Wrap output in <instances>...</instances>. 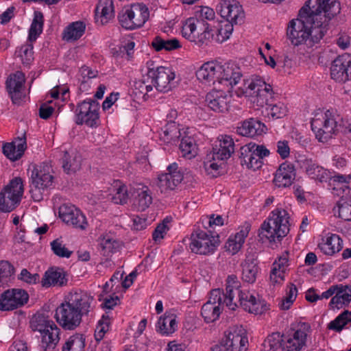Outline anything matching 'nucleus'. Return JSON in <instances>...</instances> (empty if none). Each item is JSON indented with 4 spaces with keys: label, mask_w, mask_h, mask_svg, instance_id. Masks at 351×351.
Returning <instances> with one entry per match:
<instances>
[{
    "label": "nucleus",
    "mask_w": 351,
    "mask_h": 351,
    "mask_svg": "<svg viewBox=\"0 0 351 351\" xmlns=\"http://www.w3.org/2000/svg\"><path fill=\"white\" fill-rule=\"evenodd\" d=\"M240 287L241 282L237 277L230 275L226 279V291L219 289L212 290L206 303L219 304L220 307L221 304H226V306L233 311L239 304L245 311L255 315H261L267 310L265 300L256 298L249 291L241 290Z\"/></svg>",
    "instance_id": "nucleus-1"
},
{
    "label": "nucleus",
    "mask_w": 351,
    "mask_h": 351,
    "mask_svg": "<svg viewBox=\"0 0 351 351\" xmlns=\"http://www.w3.org/2000/svg\"><path fill=\"white\" fill-rule=\"evenodd\" d=\"M93 302V298L85 291L69 292L56 310L57 322L64 330H75L80 325L83 316L92 317Z\"/></svg>",
    "instance_id": "nucleus-2"
},
{
    "label": "nucleus",
    "mask_w": 351,
    "mask_h": 351,
    "mask_svg": "<svg viewBox=\"0 0 351 351\" xmlns=\"http://www.w3.org/2000/svg\"><path fill=\"white\" fill-rule=\"evenodd\" d=\"M326 30L315 25L313 19L308 14H302L299 11L298 17L289 21L287 28V38L291 45H305L312 47L323 38Z\"/></svg>",
    "instance_id": "nucleus-3"
},
{
    "label": "nucleus",
    "mask_w": 351,
    "mask_h": 351,
    "mask_svg": "<svg viewBox=\"0 0 351 351\" xmlns=\"http://www.w3.org/2000/svg\"><path fill=\"white\" fill-rule=\"evenodd\" d=\"M289 218L287 210L282 208L274 210L259 229L260 240L262 242L280 241L289 232Z\"/></svg>",
    "instance_id": "nucleus-4"
},
{
    "label": "nucleus",
    "mask_w": 351,
    "mask_h": 351,
    "mask_svg": "<svg viewBox=\"0 0 351 351\" xmlns=\"http://www.w3.org/2000/svg\"><path fill=\"white\" fill-rule=\"evenodd\" d=\"M315 22V25L326 31L329 21L340 12V3L337 0H308L300 9Z\"/></svg>",
    "instance_id": "nucleus-5"
},
{
    "label": "nucleus",
    "mask_w": 351,
    "mask_h": 351,
    "mask_svg": "<svg viewBox=\"0 0 351 351\" xmlns=\"http://www.w3.org/2000/svg\"><path fill=\"white\" fill-rule=\"evenodd\" d=\"M31 328L41 334L40 347L43 351H52L60 341V329L48 316L35 315L31 321Z\"/></svg>",
    "instance_id": "nucleus-6"
},
{
    "label": "nucleus",
    "mask_w": 351,
    "mask_h": 351,
    "mask_svg": "<svg viewBox=\"0 0 351 351\" xmlns=\"http://www.w3.org/2000/svg\"><path fill=\"white\" fill-rule=\"evenodd\" d=\"M239 91L238 95H243L250 97L252 103L261 107L267 104L269 98L271 97L272 94L271 86L258 76L243 80V86L239 88Z\"/></svg>",
    "instance_id": "nucleus-7"
},
{
    "label": "nucleus",
    "mask_w": 351,
    "mask_h": 351,
    "mask_svg": "<svg viewBox=\"0 0 351 351\" xmlns=\"http://www.w3.org/2000/svg\"><path fill=\"white\" fill-rule=\"evenodd\" d=\"M341 119L335 112L326 110L322 118L315 117L311 121V128L315 134L317 139L320 142H326L330 139L338 127Z\"/></svg>",
    "instance_id": "nucleus-8"
},
{
    "label": "nucleus",
    "mask_w": 351,
    "mask_h": 351,
    "mask_svg": "<svg viewBox=\"0 0 351 351\" xmlns=\"http://www.w3.org/2000/svg\"><path fill=\"white\" fill-rule=\"evenodd\" d=\"M51 167L45 163L32 171L30 193L35 202L43 199V193L52 186L53 176L51 174Z\"/></svg>",
    "instance_id": "nucleus-9"
},
{
    "label": "nucleus",
    "mask_w": 351,
    "mask_h": 351,
    "mask_svg": "<svg viewBox=\"0 0 351 351\" xmlns=\"http://www.w3.org/2000/svg\"><path fill=\"white\" fill-rule=\"evenodd\" d=\"M23 191L22 179H12L0 193V210L10 213L14 210L21 202Z\"/></svg>",
    "instance_id": "nucleus-10"
},
{
    "label": "nucleus",
    "mask_w": 351,
    "mask_h": 351,
    "mask_svg": "<svg viewBox=\"0 0 351 351\" xmlns=\"http://www.w3.org/2000/svg\"><path fill=\"white\" fill-rule=\"evenodd\" d=\"M219 244V235L209 234L208 232L198 229L194 231L191 236L189 248L193 253L209 255L214 253Z\"/></svg>",
    "instance_id": "nucleus-11"
},
{
    "label": "nucleus",
    "mask_w": 351,
    "mask_h": 351,
    "mask_svg": "<svg viewBox=\"0 0 351 351\" xmlns=\"http://www.w3.org/2000/svg\"><path fill=\"white\" fill-rule=\"evenodd\" d=\"M269 154V150L263 145L250 143L241 147L239 158L242 165L256 170L262 167L263 159Z\"/></svg>",
    "instance_id": "nucleus-12"
},
{
    "label": "nucleus",
    "mask_w": 351,
    "mask_h": 351,
    "mask_svg": "<svg viewBox=\"0 0 351 351\" xmlns=\"http://www.w3.org/2000/svg\"><path fill=\"white\" fill-rule=\"evenodd\" d=\"M99 103L93 99H86L78 103L75 110V123L97 128L99 122Z\"/></svg>",
    "instance_id": "nucleus-13"
},
{
    "label": "nucleus",
    "mask_w": 351,
    "mask_h": 351,
    "mask_svg": "<svg viewBox=\"0 0 351 351\" xmlns=\"http://www.w3.org/2000/svg\"><path fill=\"white\" fill-rule=\"evenodd\" d=\"M291 330L292 333L285 338L283 343V351H300L306 345L311 326L307 322H299Z\"/></svg>",
    "instance_id": "nucleus-14"
},
{
    "label": "nucleus",
    "mask_w": 351,
    "mask_h": 351,
    "mask_svg": "<svg viewBox=\"0 0 351 351\" xmlns=\"http://www.w3.org/2000/svg\"><path fill=\"white\" fill-rule=\"evenodd\" d=\"M149 76L151 83L156 90L160 92H168L175 86V73L169 68L158 66L156 69L149 68Z\"/></svg>",
    "instance_id": "nucleus-15"
},
{
    "label": "nucleus",
    "mask_w": 351,
    "mask_h": 351,
    "mask_svg": "<svg viewBox=\"0 0 351 351\" xmlns=\"http://www.w3.org/2000/svg\"><path fill=\"white\" fill-rule=\"evenodd\" d=\"M167 170L158 177L157 186L162 193L174 190L183 180V173L176 162L169 165Z\"/></svg>",
    "instance_id": "nucleus-16"
},
{
    "label": "nucleus",
    "mask_w": 351,
    "mask_h": 351,
    "mask_svg": "<svg viewBox=\"0 0 351 351\" xmlns=\"http://www.w3.org/2000/svg\"><path fill=\"white\" fill-rule=\"evenodd\" d=\"M29 295L23 289H12L4 291L0 295V311H10L26 304Z\"/></svg>",
    "instance_id": "nucleus-17"
},
{
    "label": "nucleus",
    "mask_w": 351,
    "mask_h": 351,
    "mask_svg": "<svg viewBox=\"0 0 351 351\" xmlns=\"http://www.w3.org/2000/svg\"><path fill=\"white\" fill-rule=\"evenodd\" d=\"M217 11L224 21L230 22L232 25L241 23L244 18L242 6L237 0H222L217 5Z\"/></svg>",
    "instance_id": "nucleus-18"
},
{
    "label": "nucleus",
    "mask_w": 351,
    "mask_h": 351,
    "mask_svg": "<svg viewBox=\"0 0 351 351\" xmlns=\"http://www.w3.org/2000/svg\"><path fill=\"white\" fill-rule=\"evenodd\" d=\"M243 77L241 69L234 63L221 65L219 71L218 84L225 86L230 91Z\"/></svg>",
    "instance_id": "nucleus-19"
},
{
    "label": "nucleus",
    "mask_w": 351,
    "mask_h": 351,
    "mask_svg": "<svg viewBox=\"0 0 351 351\" xmlns=\"http://www.w3.org/2000/svg\"><path fill=\"white\" fill-rule=\"evenodd\" d=\"M331 77L339 82L351 80V55L344 53L338 56L330 67Z\"/></svg>",
    "instance_id": "nucleus-20"
},
{
    "label": "nucleus",
    "mask_w": 351,
    "mask_h": 351,
    "mask_svg": "<svg viewBox=\"0 0 351 351\" xmlns=\"http://www.w3.org/2000/svg\"><path fill=\"white\" fill-rule=\"evenodd\" d=\"M59 217L67 225L84 230L87 224L86 217L75 206L63 204L59 208Z\"/></svg>",
    "instance_id": "nucleus-21"
},
{
    "label": "nucleus",
    "mask_w": 351,
    "mask_h": 351,
    "mask_svg": "<svg viewBox=\"0 0 351 351\" xmlns=\"http://www.w3.org/2000/svg\"><path fill=\"white\" fill-rule=\"evenodd\" d=\"M25 77L21 72L11 74L5 82V88L13 104H18L25 97Z\"/></svg>",
    "instance_id": "nucleus-22"
},
{
    "label": "nucleus",
    "mask_w": 351,
    "mask_h": 351,
    "mask_svg": "<svg viewBox=\"0 0 351 351\" xmlns=\"http://www.w3.org/2000/svg\"><path fill=\"white\" fill-rule=\"evenodd\" d=\"M298 162L300 168L312 179L319 182H328L330 178V171L319 166L311 158L301 157Z\"/></svg>",
    "instance_id": "nucleus-23"
},
{
    "label": "nucleus",
    "mask_w": 351,
    "mask_h": 351,
    "mask_svg": "<svg viewBox=\"0 0 351 351\" xmlns=\"http://www.w3.org/2000/svg\"><path fill=\"white\" fill-rule=\"evenodd\" d=\"M222 343L226 345L229 351H246L248 341L242 329L231 328L225 332Z\"/></svg>",
    "instance_id": "nucleus-24"
},
{
    "label": "nucleus",
    "mask_w": 351,
    "mask_h": 351,
    "mask_svg": "<svg viewBox=\"0 0 351 351\" xmlns=\"http://www.w3.org/2000/svg\"><path fill=\"white\" fill-rule=\"evenodd\" d=\"M234 152V143L230 136L224 135L215 141L212 151L213 160H224L229 158Z\"/></svg>",
    "instance_id": "nucleus-25"
},
{
    "label": "nucleus",
    "mask_w": 351,
    "mask_h": 351,
    "mask_svg": "<svg viewBox=\"0 0 351 351\" xmlns=\"http://www.w3.org/2000/svg\"><path fill=\"white\" fill-rule=\"evenodd\" d=\"M221 64L213 62H208L201 66L196 71V77L202 83L218 84L219 71Z\"/></svg>",
    "instance_id": "nucleus-26"
},
{
    "label": "nucleus",
    "mask_w": 351,
    "mask_h": 351,
    "mask_svg": "<svg viewBox=\"0 0 351 351\" xmlns=\"http://www.w3.org/2000/svg\"><path fill=\"white\" fill-rule=\"evenodd\" d=\"M295 178V171L293 164L285 162L277 169L274 182L278 187H288L291 185Z\"/></svg>",
    "instance_id": "nucleus-27"
},
{
    "label": "nucleus",
    "mask_w": 351,
    "mask_h": 351,
    "mask_svg": "<svg viewBox=\"0 0 351 351\" xmlns=\"http://www.w3.org/2000/svg\"><path fill=\"white\" fill-rule=\"evenodd\" d=\"M230 99L222 91H213L206 96V106L212 110L219 113H223L228 110Z\"/></svg>",
    "instance_id": "nucleus-28"
},
{
    "label": "nucleus",
    "mask_w": 351,
    "mask_h": 351,
    "mask_svg": "<svg viewBox=\"0 0 351 351\" xmlns=\"http://www.w3.org/2000/svg\"><path fill=\"white\" fill-rule=\"evenodd\" d=\"M65 272L60 268H51L45 271L41 280V285L44 287H62L67 284Z\"/></svg>",
    "instance_id": "nucleus-29"
},
{
    "label": "nucleus",
    "mask_w": 351,
    "mask_h": 351,
    "mask_svg": "<svg viewBox=\"0 0 351 351\" xmlns=\"http://www.w3.org/2000/svg\"><path fill=\"white\" fill-rule=\"evenodd\" d=\"M134 205L143 211L152 204V191L146 185L138 184L134 188Z\"/></svg>",
    "instance_id": "nucleus-30"
},
{
    "label": "nucleus",
    "mask_w": 351,
    "mask_h": 351,
    "mask_svg": "<svg viewBox=\"0 0 351 351\" xmlns=\"http://www.w3.org/2000/svg\"><path fill=\"white\" fill-rule=\"evenodd\" d=\"M17 145L14 142L5 143L3 145V154L10 160L16 161L20 159L27 149L26 138L25 134L22 138H18Z\"/></svg>",
    "instance_id": "nucleus-31"
},
{
    "label": "nucleus",
    "mask_w": 351,
    "mask_h": 351,
    "mask_svg": "<svg viewBox=\"0 0 351 351\" xmlns=\"http://www.w3.org/2000/svg\"><path fill=\"white\" fill-rule=\"evenodd\" d=\"M337 291L332 298L329 305L331 308H341L348 306L351 301V286L337 285Z\"/></svg>",
    "instance_id": "nucleus-32"
},
{
    "label": "nucleus",
    "mask_w": 351,
    "mask_h": 351,
    "mask_svg": "<svg viewBox=\"0 0 351 351\" xmlns=\"http://www.w3.org/2000/svg\"><path fill=\"white\" fill-rule=\"evenodd\" d=\"M177 316L170 312H166L161 316L156 325V331L162 335L168 336L173 334L177 328Z\"/></svg>",
    "instance_id": "nucleus-33"
},
{
    "label": "nucleus",
    "mask_w": 351,
    "mask_h": 351,
    "mask_svg": "<svg viewBox=\"0 0 351 351\" xmlns=\"http://www.w3.org/2000/svg\"><path fill=\"white\" fill-rule=\"evenodd\" d=\"M319 249L326 255L332 256L343 248V240L336 234H330L318 245Z\"/></svg>",
    "instance_id": "nucleus-34"
},
{
    "label": "nucleus",
    "mask_w": 351,
    "mask_h": 351,
    "mask_svg": "<svg viewBox=\"0 0 351 351\" xmlns=\"http://www.w3.org/2000/svg\"><path fill=\"white\" fill-rule=\"evenodd\" d=\"M250 230V225L246 223L234 237H230L226 243V250L232 254H235L238 252L243 246Z\"/></svg>",
    "instance_id": "nucleus-35"
},
{
    "label": "nucleus",
    "mask_w": 351,
    "mask_h": 351,
    "mask_svg": "<svg viewBox=\"0 0 351 351\" xmlns=\"http://www.w3.org/2000/svg\"><path fill=\"white\" fill-rule=\"evenodd\" d=\"M96 16H97V21L101 25L107 23L114 16V7L112 0H99L96 9Z\"/></svg>",
    "instance_id": "nucleus-36"
},
{
    "label": "nucleus",
    "mask_w": 351,
    "mask_h": 351,
    "mask_svg": "<svg viewBox=\"0 0 351 351\" xmlns=\"http://www.w3.org/2000/svg\"><path fill=\"white\" fill-rule=\"evenodd\" d=\"M81 161V156L75 150L66 151L62 157V168L67 173H74L80 169Z\"/></svg>",
    "instance_id": "nucleus-37"
},
{
    "label": "nucleus",
    "mask_w": 351,
    "mask_h": 351,
    "mask_svg": "<svg viewBox=\"0 0 351 351\" xmlns=\"http://www.w3.org/2000/svg\"><path fill=\"white\" fill-rule=\"evenodd\" d=\"M242 266V279L247 283H254L258 271V262L253 256H247Z\"/></svg>",
    "instance_id": "nucleus-38"
},
{
    "label": "nucleus",
    "mask_w": 351,
    "mask_h": 351,
    "mask_svg": "<svg viewBox=\"0 0 351 351\" xmlns=\"http://www.w3.org/2000/svg\"><path fill=\"white\" fill-rule=\"evenodd\" d=\"M288 266V254L286 253L276 261L270 274V280L274 285L280 283L284 280V273Z\"/></svg>",
    "instance_id": "nucleus-39"
},
{
    "label": "nucleus",
    "mask_w": 351,
    "mask_h": 351,
    "mask_svg": "<svg viewBox=\"0 0 351 351\" xmlns=\"http://www.w3.org/2000/svg\"><path fill=\"white\" fill-rule=\"evenodd\" d=\"M85 30L86 24L84 21H75L65 27L62 38L68 42L75 41L84 35Z\"/></svg>",
    "instance_id": "nucleus-40"
},
{
    "label": "nucleus",
    "mask_w": 351,
    "mask_h": 351,
    "mask_svg": "<svg viewBox=\"0 0 351 351\" xmlns=\"http://www.w3.org/2000/svg\"><path fill=\"white\" fill-rule=\"evenodd\" d=\"M264 125L254 119H249L241 123V125L237 128V134L243 136L253 137L261 134V127Z\"/></svg>",
    "instance_id": "nucleus-41"
},
{
    "label": "nucleus",
    "mask_w": 351,
    "mask_h": 351,
    "mask_svg": "<svg viewBox=\"0 0 351 351\" xmlns=\"http://www.w3.org/2000/svg\"><path fill=\"white\" fill-rule=\"evenodd\" d=\"M101 195L103 199H106L116 204H126L129 197L127 187L125 185H121L116 189L110 188Z\"/></svg>",
    "instance_id": "nucleus-42"
},
{
    "label": "nucleus",
    "mask_w": 351,
    "mask_h": 351,
    "mask_svg": "<svg viewBox=\"0 0 351 351\" xmlns=\"http://www.w3.org/2000/svg\"><path fill=\"white\" fill-rule=\"evenodd\" d=\"M204 21L199 20L198 18L188 19L182 26V36L191 41L195 40L197 35L195 32L204 29Z\"/></svg>",
    "instance_id": "nucleus-43"
},
{
    "label": "nucleus",
    "mask_w": 351,
    "mask_h": 351,
    "mask_svg": "<svg viewBox=\"0 0 351 351\" xmlns=\"http://www.w3.org/2000/svg\"><path fill=\"white\" fill-rule=\"evenodd\" d=\"M132 12L134 16V23L136 28L142 27L149 17V11L148 8L142 3H133L131 5Z\"/></svg>",
    "instance_id": "nucleus-44"
},
{
    "label": "nucleus",
    "mask_w": 351,
    "mask_h": 351,
    "mask_svg": "<svg viewBox=\"0 0 351 351\" xmlns=\"http://www.w3.org/2000/svg\"><path fill=\"white\" fill-rule=\"evenodd\" d=\"M215 41L222 43L230 38L233 31V25L228 21H220L214 29Z\"/></svg>",
    "instance_id": "nucleus-45"
},
{
    "label": "nucleus",
    "mask_w": 351,
    "mask_h": 351,
    "mask_svg": "<svg viewBox=\"0 0 351 351\" xmlns=\"http://www.w3.org/2000/svg\"><path fill=\"white\" fill-rule=\"evenodd\" d=\"M152 46L157 51H160L163 49L165 51H172L181 47L180 42L177 38L164 39L160 36H156L153 39Z\"/></svg>",
    "instance_id": "nucleus-46"
},
{
    "label": "nucleus",
    "mask_w": 351,
    "mask_h": 351,
    "mask_svg": "<svg viewBox=\"0 0 351 351\" xmlns=\"http://www.w3.org/2000/svg\"><path fill=\"white\" fill-rule=\"evenodd\" d=\"M351 180L350 175H342L330 171V178L328 180V185L332 186L333 190L341 189L343 192L348 189L347 184Z\"/></svg>",
    "instance_id": "nucleus-47"
},
{
    "label": "nucleus",
    "mask_w": 351,
    "mask_h": 351,
    "mask_svg": "<svg viewBox=\"0 0 351 351\" xmlns=\"http://www.w3.org/2000/svg\"><path fill=\"white\" fill-rule=\"evenodd\" d=\"M221 310L222 308L219 304L205 303L202 307L201 314L206 322L211 323L219 318Z\"/></svg>",
    "instance_id": "nucleus-48"
},
{
    "label": "nucleus",
    "mask_w": 351,
    "mask_h": 351,
    "mask_svg": "<svg viewBox=\"0 0 351 351\" xmlns=\"http://www.w3.org/2000/svg\"><path fill=\"white\" fill-rule=\"evenodd\" d=\"M285 339L279 332H274L269 335L262 344L261 351H276L283 347Z\"/></svg>",
    "instance_id": "nucleus-49"
},
{
    "label": "nucleus",
    "mask_w": 351,
    "mask_h": 351,
    "mask_svg": "<svg viewBox=\"0 0 351 351\" xmlns=\"http://www.w3.org/2000/svg\"><path fill=\"white\" fill-rule=\"evenodd\" d=\"M84 335L76 333L69 338L62 348V351H84Z\"/></svg>",
    "instance_id": "nucleus-50"
},
{
    "label": "nucleus",
    "mask_w": 351,
    "mask_h": 351,
    "mask_svg": "<svg viewBox=\"0 0 351 351\" xmlns=\"http://www.w3.org/2000/svg\"><path fill=\"white\" fill-rule=\"evenodd\" d=\"M180 149L184 157L191 158L196 156L197 147L192 137L184 136L181 140Z\"/></svg>",
    "instance_id": "nucleus-51"
},
{
    "label": "nucleus",
    "mask_w": 351,
    "mask_h": 351,
    "mask_svg": "<svg viewBox=\"0 0 351 351\" xmlns=\"http://www.w3.org/2000/svg\"><path fill=\"white\" fill-rule=\"evenodd\" d=\"M99 245L102 255L107 257L116 252L120 247L119 242L110 236H104L101 239Z\"/></svg>",
    "instance_id": "nucleus-52"
},
{
    "label": "nucleus",
    "mask_w": 351,
    "mask_h": 351,
    "mask_svg": "<svg viewBox=\"0 0 351 351\" xmlns=\"http://www.w3.org/2000/svg\"><path fill=\"white\" fill-rule=\"evenodd\" d=\"M131 5L124 7L119 13L118 19L120 25L126 29H136L134 16L132 12Z\"/></svg>",
    "instance_id": "nucleus-53"
},
{
    "label": "nucleus",
    "mask_w": 351,
    "mask_h": 351,
    "mask_svg": "<svg viewBox=\"0 0 351 351\" xmlns=\"http://www.w3.org/2000/svg\"><path fill=\"white\" fill-rule=\"evenodd\" d=\"M43 27V14L39 11L34 12V19L29 31V40L32 41L42 32Z\"/></svg>",
    "instance_id": "nucleus-54"
},
{
    "label": "nucleus",
    "mask_w": 351,
    "mask_h": 351,
    "mask_svg": "<svg viewBox=\"0 0 351 351\" xmlns=\"http://www.w3.org/2000/svg\"><path fill=\"white\" fill-rule=\"evenodd\" d=\"M204 29H202V31L197 32L195 40L193 41L199 45H207L208 42L215 40L214 29L211 27V25L206 21H204Z\"/></svg>",
    "instance_id": "nucleus-55"
},
{
    "label": "nucleus",
    "mask_w": 351,
    "mask_h": 351,
    "mask_svg": "<svg viewBox=\"0 0 351 351\" xmlns=\"http://www.w3.org/2000/svg\"><path fill=\"white\" fill-rule=\"evenodd\" d=\"M350 322L351 312L344 311L329 324L328 328L337 332H340L343 327Z\"/></svg>",
    "instance_id": "nucleus-56"
},
{
    "label": "nucleus",
    "mask_w": 351,
    "mask_h": 351,
    "mask_svg": "<svg viewBox=\"0 0 351 351\" xmlns=\"http://www.w3.org/2000/svg\"><path fill=\"white\" fill-rule=\"evenodd\" d=\"M14 273V267L7 261H0V285L8 284Z\"/></svg>",
    "instance_id": "nucleus-57"
},
{
    "label": "nucleus",
    "mask_w": 351,
    "mask_h": 351,
    "mask_svg": "<svg viewBox=\"0 0 351 351\" xmlns=\"http://www.w3.org/2000/svg\"><path fill=\"white\" fill-rule=\"evenodd\" d=\"M298 295V289L296 286L290 283L287 287L286 295L282 299L280 307L282 310H288L295 301Z\"/></svg>",
    "instance_id": "nucleus-58"
},
{
    "label": "nucleus",
    "mask_w": 351,
    "mask_h": 351,
    "mask_svg": "<svg viewBox=\"0 0 351 351\" xmlns=\"http://www.w3.org/2000/svg\"><path fill=\"white\" fill-rule=\"evenodd\" d=\"M162 133L163 136L160 134L161 138L167 143L176 141L180 135V130L174 122L167 124Z\"/></svg>",
    "instance_id": "nucleus-59"
},
{
    "label": "nucleus",
    "mask_w": 351,
    "mask_h": 351,
    "mask_svg": "<svg viewBox=\"0 0 351 351\" xmlns=\"http://www.w3.org/2000/svg\"><path fill=\"white\" fill-rule=\"evenodd\" d=\"M333 210L335 213L337 210L339 217L342 219L351 221V201L349 203L343 199H340Z\"/></svg>",
    "instance_id": "nucleus-60"
},
{
    "label": "nucleus",
    "mask_w": 351,
    "mask_h": 351,
    "mask_svg": "<svg viewBox=\"0 0 351 351\" xmlns=\"http://www.w3.org/2000/svg\"><path fill=\"white\" fill-rule=\"evenodd\" d=\"M265 105L267 106L265 110L267 115H270L274 119H280L287 114V108L282 103Z\"/></svg>",
    "instance_id": "nucleus-61"
},
{
    "label": "nucleus",
    "mask_w": 351,
    "mask_h": 351,
    "mask_svg": "<svg viewBox=\"0 0 351 351\" xmlns=\"http://www.w3.org/2000/svg\"><path fill=\"white\" fill-rule=\"evenodd\" d=\"M153 87V84L151 83V77L149 76L148 72L145 75L143 76L142 80L135 81L134 84V90L144 95L152 90Z\"/></svg>",
    "instance_id": "nucleus-62"
},
{
    "label": "nucleus",
    "mask_w": 351,
    "mask_h": 351,
    "mask_svg": "<svg viewBox=\"0 0 351 351\" xmlns=\"http://www.w3.org/2000/svg\"><path fill=\"white\" fill-rule=\"evenodd\" d=\"M51 246L53 252L59 257L69 258L73 253L65 247V245L59 239L53 240L51 243Z\"/></svg>",
    "instance_id": "nucleus-63"
},
{
    "label": "nucleus",
    "mask_w": 351,
    "mask_h": 351,
    "mask_svg": "<svg viewBox=\"0 0 351 351\" xmlns=\"http://www.w3.org/2000/svg\"><path fill=\"white\" fill-rule=\"evenodd\" d=\"M98 326L95 330V339L100 341L103 339L104 334L108 330L110 326V317L106 313L103 315L101 319L99 321Z\"/></svg>",
    "instance_id": "nucleus-64"
}]
</instances>
